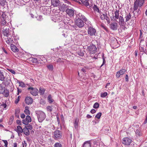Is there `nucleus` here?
I'll return each mask as SVG.
<instances>
[{
  "label": "nucleus",
  "mask_w": 147,
  "mask_h": 147,
  "mask_svg": "<svg viewBox=\"0 0 147 147\" xmlns=\"http://www.w3.org/2000/svg\"><path fill=\"white\" fill-rule=\"evenodd\" d=\"M62 19L61 17L58 15H53L51 18V20L55 22L61 21Z\"/></svg>",
  "instance_id": "nucleus-7"
},
{
  "label": "nucleus",
  "mask_w": 147,
  "mask_h": 147,
  "mask_svg": "<svg viewBox=\"0 0 147 147\" xmlns=\"http://www.w3.org/2000/svg\"><path fill=\"white\" fill-rule=\"evenodd\" d=\"M138 10L134 12V14L135 15L138 16V15L140 14L141 13V11H140L139 9H137Z\"/></svg>",
  "instance_id": "nucleus-40"
},
{
  "label": "nucleus",
  "mask_w": 147,
  "mask_h": 147,
  "mask_svg": "<svg viewBox=\"0 0 147 147\" xmlns=\"http://www.w3.org/2000/svg\"><path fill=\"white\" fill-rule=\"evenodd\" d=\"M132 141L131 138L128 137L124 138L122 140V143L125 145H129L130 144Z\"/></svg>",
  "instance_id": "nucleus-8"
},
{
  "label": "nucleus",
  "mask_w": 147,
  "mask_h": 147,
  "mask_svg": "<svg viewBox=\"0 0 147 147\" xmlns=\"http://www.w3.org/2000/svg\"><path fill=\"white\" fill-rule=\"evenodd\" d=\"M82 20H76L75 23L76 25L79 28H82L84 25V22Z\"/></svg>",
  "instance_id": "nucleus-11"
},
{
  "label": "nucleus",
  "mask_w": 147,
  "mask_h": 147,
  "mask_svg": "<svg viewBox=\"0 0 147 147\" xmlns=\"http://www.w3.org/2000/svg\"><path fill=\"white\" fill-rule=\"evenodd\" d=\"M15 130L17 132L19 136H20V133H22L23 131V129H22L20 126H18L17 128Z\"/></svg>",
  "instance_id": "nucleus-21"
},
{
  "label": "nucleus",
  "mask_w": 147,
  "mask_h": 147,
  "mask_svg": "<svg viewBox=\"0 0 147 147\" xmlns=\"http://www.w3.org/2000/svg\"><path fill=\"white\" fill-rule=\"evenodd\" d=\"M25 115L24 113L22 114L21 115V117L22 118H24L25 117Z\"/></svg>",
  "instance_id": "nucleus-63"
},
{
  "label": "nucleus",
  "mask_w": 147,
  "mask_h": 147,
  "mask_svg": "<svg viewBox=\"0 0 147 147\" xmlns=\"http://www.w3.org/2000/svg\"><path fill=\"white\" fill-rule=\"evenodd\" d=\"M62 60H63V59H62L60 58H59L57 59V62H59V63L63 62V61H62Z\"/></svg>",
  "instance_id": "nucleus-53"
},
{
  "label": "nucleus",
  "mask_w": 147,
  "mask_h": 147,
  "mask_svg": "<svg viewBox=\"0 0 147 147\" xmlns=\"http://www.w3.org/2000/svg\"><path fill=\"white\" fill-rule=\"evenodd\" d=\"M3 33L4 36L8 37L9 35L11 34V32H12L11 30H9V28H6L5 29H3L2 31Z\"/></svg>",
  "instance_id": "nucleus-16"
},
{
  "label": "nucleus",
  "mask_w": 147,
  "mask_h": 147,
  "mask_svg": "<svg viewBox=\"0 0 147 147\" xmlns=\"http://www.w3.org/2000/svg\"><path fill=\"white\" fill-rule=\"evenodd\" d=\"M2 50L6 54H8V53L7 52V51L4 48H2Z\"/></svg>",
  "instance_id": "nucleus-61"
},
{
  "label": "nucleus",
  "mask_w": 147,
  "mask_h": 147,
  "mask_svg": "<svg viewBox=\"0 0 147 147\" xmlns=\"http://www.w3.org/2000/svg\"><path fill=\"white\" fill-rule=\"evenodd\" d=\"M78 55L80 56H83L84 55V53L82 51H80L78 53Z\"/></svg>",
  "instance_id": "nucleus-49"
},
{
  "label": "nucleus",
  "mask_w": 147,
  "mask_h": 147,
  "mask_svg": "<svg viewBox=\"0 0 147 147\" xmlns=\"http://www.w3.org/2000/svg\"><path fill=\"white\" fill-rule=\"evenodd\" d=\"M88 33L89 35L91 36L97 35L96 30L92 27H89L88 29Z\"/></svg>",
  "instance_id": "nucleus-4"
},
{
  "label": "nucleus",
  "mask_w": 147,
  "mask_h": 147,
  "mask_svg": "<svg viewBox=\"0 0 147 147\" xmlns=\"http://www.w3.org/2000/svg\"><path fill=\"white\" fill-rule=\"evenodd\" d=\"M62 136L61 131L59 130H57L54 131L53 133V138L55 140H57L61 138Z\"/></svg>",
  "instance_id": "nucleus-2"
},
{
  "label": "nucleus",
  "mask_w": 147,
  "mask_h": 147,
  "mask_svg": "<svg viewBox=\"0 0 147 147\" xmlns=\"http://www.w3.org/2000/svg\"><path fill=\"white\" fill-rule=\"evenodd\" d=\"M135 132L136 135L137 136H140L142 135V132L140 129H137Z\"/></svg>",
  "instance_id": "nucleus-29"
},
{
  "label": "nucleus",
  "mask_w": 147,
  "mask_h": 147,
  "mask_svg": "<svg viewBox=\"0 0 147 147\" xmlns=\"http://www.w3.org/2000/svg\"><path fill=\"white\" fill-rule=\"evenodd\" d=\"M96 112V110L94 109H92L90 111V112L92 114L95 113Z\"/></svg>",
  "instance_id": "nucleus-60"
},
{
  "label": "nucleus",
  "mask_w": 147,
  "mask_h": 147,
  "mask_svg": "<svg viewBox=\"0 0 147 147\" xmlns=\"http://www.w3.org/2000/svg\"><path fill=\"white\" fill-rule=\"evenodd\" d=\"M101 113L99 112L95 116V117L97 118L98 119H100L101 117Z\"/></svg>",
  "instance_id": "nucleus-44"
},
{
  "label": "nucleus",
  "mask_w": 147,
  "mask_h": 147,
  "mask_svg": "<svg viewBox=\"0 0 147 147\" xmlns=\"http://www.w3.org/2000/svg\"><path fill=\"white\" fill-rule=\"evenodd\" d=\"M36 115L38 121L41 122L45 119L46 116L45 113L41 111H36Z\"/></svg>",
  "instance_id": "nucleus-1"
},
{
  "label": "nucleus",
  "mask_w": 147,
  "mask_h": 147,
  "mask_svg": "<svg viewBox=\"0 0 147 147\" xmlns=\"http://www.w3.org/2000/svg\"><path fill=\"white\" fill-rule=\"evenodd\" d=\"M46 109L47 111L51 112L53 109V106H47L46 107Z\"/></svg>",
  "instance_id": "nucleus-36"
},
{
  "label": "nucleus",
  "mask_w": 147,
  "mask_h": 147,
  "mask_svg": "<svg viewBox=\"0 0 147 147\" xmlns=\"http://www.w3.org/2000/svg\"><path fill=\"white\" fill-rule=\"evenodd\" d=\"M100 18L102 20L105 19L107 22L109 20V18L108 17L107 14L105 13H102V15L101 14L100 15Z\"/></svg>",
  "instance_id": "nucleus-20"
},
{
  "label": "nucleus",
  "mask_w": 147,
  "mask_h": 147,
  "mask_svg": "<svg viewBox=\"0 0 147 147\" xmlns=\"http://www.w3.org/2000/svg\"><path fill=\"white\" fill-rule=\"evenodd\" d=\"M125 21L126 22H127L130 20L131 18V16L130 13L126 14L125 15Z\"/></svg>",
  "instance_id": "nucleus-26"
},
{
  "label": "nucleus",
  "mask_w": 147,
  "mask_h": 147,
  "mask_svg": "<svg viewBox=\"0 0 147 147\" xmlns=\"http://www.w3.org/2000/svg\"><path fill=\"white\" fill-rule=\"evenodd\" d=\"M47 99L49 102L50 103H52L54 101V100L53 99H52V98L51 95L50 94L49 95Z\"/></svg>",
  "instance_id": "nucleus-30"
},
{
  "label": "nucleus",
  "mask_w": 147,
  "mask_h": 147,
  "mask_svg": "<svg viewBox=\"0 0 147 147\" xmlns=\"http://www.w3.org/2000/svg\"><path fill=\"white\" fill-rule=\"evenodd\" d=\"M11 50L14 52H17L18 51V49L17 47L14 45H11Z\"/></svg>",
  "instance_id": "nucleus-22"
},
{
  "label": "nucleus",
  "mask_w": 147,
  "mask_h": 147,
  "mask_svg": "<svg viewBox=\"0 0 147 147\" xmlns=\"http://www.w3.org/2000/svg\"><path fill=\"white\" fill-rule=\"evenodd\" d=\"M125 81L127 82H128L129 81L128 76L127 75H126L125 77Z\"/></svg>",
  "instance_id": "nucleus-58"
},
{
  "label": "nucleus",
  "mask_w": 147,
  "mask_h": 147,
  "mask_svg": "<svg viewBox=\"0 0 147 147\" xmlns=\"http://www.w3.org/2000/svg\"><path fill=\"white\" fill-rule=\"evenodd\" d=\"M93 9L94 11L95 12H99V8L97 7V6L94 5V6L93 7Z\"/></svg>",
  "instance_id": "nucleus-37"
},
{
  "label": "nucleus",
  "mask_w": 147,
  "mask_h": 147,
  "mask_svg": "<svg viewBox=\"0 0 147 147\" xmlns=\"http://www.w3.org/2000/svg\"><path fill=\"white\" fill-rule=\"evenodd\" d=\"M108 94L107 92H104L103 93H102L101 94V97H105L107 96Z\"/></svg>",
  "instance_id": "nucleus-42"
},
{
  "label": "nucleus",
  "mask_w": 147,
  "mask_h": 147,
  "mask_svg": "<svg viewBox=\"0 0 147 147\" xmlns=\"http://www.w3.org/2000/svg\"><path fill=\"white\" fill-rule=\"evenodd\" d=\"M147 123V115L146 117V118L145 119V120L144 121V123L145 124H146Z\"/></svg>",
  "instance_id": "nucleus-64"
},
{
  "label": "nucleus",
  "mask_w": 147,
  "mask_h": 147,
  "mask_svg": "<svg viewBox=\"0 0 147 147\" xmlns=\"http://www.w3.org/2000/svg\"><path fill=\"white\" fill-rule=\"evenodd\" d=\"M7 19L5 18H2L1 20V25L3 26H5L7 25Z\"/></svg>",
  "instance_id": "nucleus-25"
},
{
  "label": "nucleus",
  "mask_w": 147,
  "mask_h": 147,
  "mask_svg": "<svg viewBox=\"0 0 147 147\" xmlns=\"http://www.w3.org/2000/svg\"><path fill=\"white\" fill-rule=\"evenodd\" d=\"M1 106L3 107V108H5L6 107L7 105L5 103H2L1 104Z\"/></svg>",
  "instance_id": "nucleus-55"
},
{
  "label": "nucleus",
  "mask_w": 147,
  "mask_h": 147,
  "mask_svg": "<svg viewBox=\"0 0 147 147\" xmlns=\"http://www.w3.org/2000/svg\"><path fill=\"white\" fill-rule=\"evenodd\" d=\"M86 68L85 67H84V68H82L81 69V71H82L83 72H84V73L86 72Z\"/></svg>",
  "instance_id": "nucleus-51"
},
{
  "label": "nucleus",
  "mask_w": 147,
  "mask_h": 147,
  "mask_svg": "<svg viewBox=\"0 0 147 147\" xmlns=\"http://www.w3.org/2000/svg\"><path fill=\"white\" fill-rule=\"evenodd\" d=\"M91 144L89 141H86L83 144V147H91Z\"/></svg>",
  "instance_id": "nucleus-28"
},
{
  "label": "nucleus",
  "mask_w": 147,
  "mask_h": 147,
  "mask_svg": "<svg viewBox=\"0 0 147 147\" xmlns=\"http://www.w3.org/2000/svg\"><path fill=\"white\" fill-rule=\"evenodd\" d=\"M126 71V70L125 69H122L118 71L116 73V77L117 78H119L121 75L125 74Z\"/></svg>",
  "instance_id": "nucleus-15"
},
{
  "label": "nucleus",
  "mask_w": 147,
  "mask_h": 147,
  "mask_svg": "<svg viewBox=\"0 0 147 147\" xmlns=\"http://www.w3.org/2000/svg\"><path fill=\"white\" fill-rule=\"evenodd\" d=\"M5 97H7L9 95V91L8 90H5V92L3 94Z\"/></svg>",
  "instance_id": "nucleus-39"
},
{
  "label": "nucleus",
  "mask_w": 147,
  "mask_h": 147,
  "mask_svg": "<svg viewBox=\"0 0 147 147\" xmlns=\"http://www.w3.org/2000/svg\"><path fill=\"white\" fill-rule=\"evenodd\" d=\"M4 142L5 144V147H7V140H4Z\"/></svg>",
  "instance_id": "nucleus-59"
},
{
  "label": "nucleus",
  "mask_w": 147,
  "mask_h": 147,
  "mask_svg": "<svg viewBox=\"0 0 147 147\" xmlns=\"http://www.w3.org/2000/svg\"><path fill=\"white\" fill-rule=\"evenodd\" d=\"M7 70L12 74H16V72L13 70L11 69H7Z\"/></svg>",
  "instance_id": "nucleus-48"
},
{
  "label": "nucleus",
  "mask_w": 147,
  "mask_h": 147,
  "mask_svg": "<svg viewBox=\"0 0 147 147\" xmlns=\"http://www.w3.org/2000/svg\"><path fill=\"white\" fill-rule=\"evenodd\" d=\"M60 6V7L59 8L62 11H64L65 10H66V5H65L64 4H63V5H62L61 6V5Z\"/></svg>",
  "instance_id": "nucleus-32"
},
{
  "label": "nucleus",
  "mask_w": 147,
  "mask_h": 147,
  "mask_svg": "<svg viewBox=\"0 0 147 147\" xmlns=\"http://www.w3.org/2000/svg\"><path fill=\"white\" fill-rule=\"evenodd\" d=\"M143 5V3L139 2V0H136L134 3V11L137 10L138 7H141Z\"/></svg>",
  "instance_id": "nucleus-5"
},
{
  "label": "nucleus",
  "mask_w": 147,
  "mask_h": 147,
  "mask_svg": "<svg viewBox=\"0 0 147 147\" xmlns=\"http://www.w3.org/2000/svg\"><path fill=\"white\" fill-rule=\"evenodd\" d=\"M28 89L30 91L31 94L33 96H36L38 95V90L37 88L32 87H29Z\"/></svg>",
  "instance_id": "nucleus-6"
},
{
  "label": "nucleus",
  "mask_w": 147,
  "mask_h": 147,
  "mask_svg": "<svg viewBox=\"0 0 147 147\" xmlns=\"http://www.w3.org/2000/svg\"><path fill=\"white\" fill-rule=\"evenodd\" d=\"M67 13L70 18H72L74 14V10L73 9H67L66 10Z\"/></svg>",
  "instance_id": "nucleus-12"
},
{
  "label": "nucleus",
  "mask_w": 147,
  "mask_h": 147,
  "mask_svg": "<svg viewBox=\"0 0 147 147\" xmlns=\"http://www.w3.org/2000/svg\"><path fill=\"white\" fill-rule=\"evenodd\" d=\"M76 20H82L85 22L87 21V19L85 16L80 13L76 14Z\"/></svg>",
  "instance_id": "nucleus-9"
},
{
  "label": "nucleus",
  "mask_w": 147,
  "mask_h": 147,
  "mask_svg": "<svg viewBox=\"0 0 147 147\" xmlns=\"http://www.w3.org/2000/svg\"><path fill=\"white\" fill-rule=\"evenodd\" d=\"M7 3L6 0H0V4L2 6H4Z\"/></svg>",
  "instance_id": "nucleus-31"
},
{
  "label": "nucleus",
  "mask_w": 147,
  "mask_h": 147,
  "mask_svg": "<svg viewBox=\"0 0 147 147\" xmlns=\"http://www.w3.org/2000/svg\"><path fill=\"white\" fill-rule=\"evenodd\" d=\"M51 3L52 5L54 7H58L61 5L59 0H51Z\"/></svg>",
  "instance_id": "nucleus-13"
},
{
  "label": "nucleus",
  "mask_w": 147,
  "mask_h": 147,
  "mask_svg": "<svg viewBox=\"0 0 147 147\" xmlns=\"http://www.w3.org/2000/svg\"><path fill=\"white\" fill-rule=\"evenodd\" d=\"M5 90V88L3 87L1 85H0V94H3Z\"/></svg>",
  "instance_id": "nucleus-34"
},
{
  "label": "nucleus",
  "mask_w": 147,
  "mask_h": 147,
  "mask_svg": "<svg viewBox=\"0 0 147 147\" xmlns=\"http://www.w3.org/2000/svg\"><path fill=\"white\" fill-rule=\"evenodd\" d=\"M74 126L75 128H77L78 127V123L76 120L75 121V122L74 123Z\"/></svg>",
  "instance_id": "nucleus-50"
},
{
  "label": "nucleus",
  "mask_w": 147,
  "mask_h": 147,
  "mask_svg": "<svg viewBox=\"0 0 147 147\" xmlns=\"http://www.w3.org/2000/svg\"><path fill=\"white\" fill-rule=\"evenodd\" d=\"M1 14V16H2V18L6 19L7 18V16L5 13L2 12Z\"/></svg>",
  "instance_id": "nucleus-41"
},
{
  "label": "nucleus",
  "mask_w": 147,
  "mask_h": 147,
  "mask_svg": "<svg viewBox=\"0 0 147 147\" xmlns=\"http://www.w3.org/2000/svg\"><path fill=\"white\" fill-rule=\"evenodd\" d=\"M88 50L90 53L93 54L96 52L97 48L96 46L93 44H91L88 47Z\"/></svg>",
  "instance_id": "nucleus-3"
},
{
  "label": "nucleus",
  "mask_w": 147,
  "mask_h": 147,
  "mask_svg": "<svg viewBox=\"0 0 147 147\" xmlns=\"http://www.w3.org/2000/svg\"><path fill=\"white\" fill-rule=\"evenodd\" d=\"M18 89V93L17 95H18L20 93H21L22 92V90L17 88Z\"/></svg>",
  "instance_id": "nucleus-52"
},
{
  "label": "nucleus",
  "mask_w": 147,
  "mask_h": 147,
  "mask_svg": "<svg viewBox=\"0 0 147 147\" xmlns=\"http://www.w3.org/2000/svg\"><path fill=\"white\" fill-rule=\"evenodd\" d=\"M24 143H23V147H26L27 146V144L25 141H24Z\"/></svg>",
  "instance_id": "nucleus-57"
},
{
  "label": "nucleus",
  "mask_w": 147,
  "mask_h": 147,
  "mask_svg": "<svg viewBox=\"0 0 147 147\" xmlns=\"http://www.w3.org/2000/svg\"><path fill=\"white\" fill-rule=\"evenodd\" d=\"M93 107L95 109L98 108L99 107V104L97 102H96L94 105Z\"/></svg>",
  "instance_id": "nucleus-43"
},
{
  "label": "nucleus",
  "mask_w": 147,
  "mask_h": 147,
  "mask_svg": "<svg viewBox=\"0 0 147 147\" xmlns=\"http://www.w3.org/2000/svg\"><path fill=\"white\" fill-rule=\"evenodd\" d=\"M20 86H21L22 87H24L25 86V85L24 83L22 82H19Z\"/></svg>",
  "instance_id": "nucleus-45"
},
{
  "label": "nucleus",
  "mask_w": 147,
  "mask_h": 147,
  "mask_svg": "<svg viewBox=\"0 0 147 147\" xmlns=\"http://www.w3.org/2000/svg\"><path fill=\"white\" fill-rule=\"evenodd\" d=\"M48 69L50 70H52L53 69V67L52 65H50L47 66Z\"/></svg>",
  "instance_id": "nucleus-47"
},
{
  "label": "nucleus",
  "mask_w": 147,
  "mask_h": 147,
  "mask_svg": "<svg viewBox=\"0 0 147 147\" xmlns=\"http://www.w3.org/2000/svg\"><path fill=\"white\" fill-rule=\"evenodd\" d=\"M23 132L24 134L26 136H28L30 134L29 131L27 127H24L23 129Z\"/></svg>",
  "instance_id": "nucleus-23"
},
{
  "label": "nucleus",
  "mask_w": 147,
  "mask_h": 147,
  "mask_svg": "<svg viewBox=\"0 0 147 147\" xmlns=\"http://www.w3.org/2000/svg\"><path fill=\"white\" fill-rule=\"evenodd\" d=\"M54 147H62V145L60 143L57 142L54 145Z\"/></svg>",
  "instance_id": "nucleus-38"
},
{
  "label": "nucleus",
  "mask_w": 147,
  "mask_h": 147,
  "mask_svg": "<svg viewBox=\"0 0 147 147\" xmlns=\"http://www.w3.org/2000/svg\"><path fill=\"white\" fill-rule=\"evenodd\" d=\"M102 59L103 60V63L101 65V67H102V66H103L106 63V61L104 57H103Z\"/></svg>",
  "instance_id": "nucleus-54"
},
{
  "label": "nucleus",
  "mask_w": 147,
  "mask_h": 147,
  "mask_svg": "<svg viewBox=\"0 0 147 147\" xmlns=\"http://www.w3.org/2000/svg\"><path fill=\"white\" fill-rule=\"evenodd\" d=\"M5 78L3 71H0V81H3L4 80Z\"/></svg>",
  "instance_id": "nucleus-24"
},
{
  "label": "nucleus",
  "mask_w": 147,
  "mask_h": 147,
  "mask_svg": "<svg viewBox=\"0 0 147 147\" xmlns=\"http://www.w3.org/2000/svg\"><path fill=\"white\" fill-rule=\"evenodd\" d=\"M32 60L33 61V62L34 63H36L37 62V59L35 58H32Z\"/></svg>",
  "instance_id": "nucleus-56"
},
{
  "label": "nucleus",
  "mask_w": 147,
  "mask_h": 147,
  "mask_svg": "<svg viewBox=\"0 0 147 147\" xmlns=\"http://www.w3.org/2000/svg\"><path fill=\"white\" fill-rule=\"evenodd\" d=\"M6 42L7 44L9 45L10 44L11 45H12L14 42L13 40L10 38H7V40L6 41Z\"/></svg>",
  "instance_id": "nucleus-27"
},
{
  "label": "nucleus",
  "mask_w": 147,
  "mask_h": 147,
  "mask_svg": "<svg viewBox=\"0 0 147 147\" xmlns=\"http://www.w3.org/2000/svg\"><path fill=\"white\" fill-rule=\"evenodd\" d=\"M31 121L30 117L29 115H27L25 119L23 120V123L25 125H27L29 122Z\"/></svg>",
  "instance_id": "nucleus-14"
},
{
  "label": "nucleus",
  "mask_w": 147,
  "mask_h": 147,
  "mask_svg": "<svg viewBox=\"0 0 147 147\" xmlns=\"http://www.w3.org/2000/svg\"><path fill=\"white\" fill-rule=\"evenodd\" d=\"M20 100L19 99V98H16V99L15 100V103L16 104H17Z\"/></svg>",
  "instance_id": "nucleus-62"
},
{
  "label": "nucleus",
  "mask_w": 147,
  "mask_h": 147,
  "mask_svg": "<svg viewBox=\"0 0 147 147\" xmlns=\"http://www.w3.org/2000/svg\"><path fill=\"white\" fill-rule=\"evenodd\" d=\"M113 15L112 17H111V19L113 18V19L115 20L116 22H118L117 21V19H118L119 18V11L116 10L114 12V13H113Z\"/></svg>",
  "instance_id": "nucleus-10"
},
{
  "label": "nucleus",
  "mask_w": 147,
  "mask_h": 147,
  "mask_svg": "<svg viewBox=\"0 0 147 147\" xmlns=\"http://www.w3.org/2000/svg\"><path fill=\"white\" fill-rule=\"evenodd\" d=\"M25 101L26 104L29 105L32 103L33 99L31 97L27 96L25 98Z\"/></svg>",
  "instance_id": "nucleus-18"
},
{
  "label": "nucleus",
  "mask_w": 147,
  "mask_h": 147,
  "mask_svg": "<svg viewBox=\"0 0 147 147\" xmlns=\"http://www.w3.org/2000/svg\"><path fill=\"white\" fill-rule=\"evenodd\" d=\"M119 20V24L120 27H123L125 25L124 19L123 16H120Z\"/></svg>",
  "instance_id": "nucleus-17"
},
{
  "label": "nucleus",
  "mask_w": 147,
  "mask_h": 147,
  "mask_svg": "<svg viewBox=\"0 0 147 147\" xmlns=\"http://www.w3.org/2000/svg\"><path fill=\"white\" fill-rule=\"evenodd\" d=\"M39 92L41 95H43L45 92V89L44 88H40Z\"/></svg>",
  "instance_id": "nucleus-35"
},
{
  "label": "nucleus",
  "mask_w": 147,
  "mask_h": 147,
  "mask_svg": "<svg viewBox=\"0 0 147 147\" xmlns=\"http://www.w3.org/2000/svg\"><path fill=\"white\" fill-rule=\"evenodd\" d=\"M117 24L116 22L112 23L110 24V28L112 30H117Z\"/></svg>",
  "instance_id": "nucleus-19"
},
{
  "label": "nucleus",
  "mask_w": 147,
  "mask_h": 147,
  "mask_svg": "<svg viewBox=\"0 0 147 147\" xmlns=\"http://www.w3.org/2000/svg\"><path fill=\"white\" fill-rule=\"evenodd\" d=\"M24 112L27 115H29L30 114V111L28 109H26H26L25 110Z\"/></svg>",
  "instance_id": "nucleus-46"
},
{
  "label": "nucleus",
  "mask_w": 147,
  "mask_h": 147,
  "mask_svg": "<svg viewBox=\"0 0 147 147\" xmlns=\"http://www.w3.org/2000/svg\"><path fill=\"white\" fill-rule=\"evenodd\" d=\"M42 9L44 10V12L43 13L44 14H47V13H49V11L47 10V8L49 9V8L47 7H42Z\"/></svg>",
  "instance_id": "nucleus-33"
}]
</instances>
